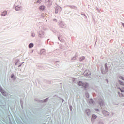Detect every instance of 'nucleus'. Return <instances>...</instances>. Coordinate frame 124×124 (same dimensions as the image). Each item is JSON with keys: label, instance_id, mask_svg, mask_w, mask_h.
<instances>
[{"label": "nucleus", "instance_id": "obj_3", "mask_svg": "<svg viewBox=\"0 0 124 124\" xmlns=\"http://www.w3.org/2000/svg\"><path fill=\"white\" fill-rule=\"evenodd\" d=\"M83 87H84L85 89H88V88H89V84L87 83H84L83 84Z\"/></svg>", "mask_w": 124, "mask_h": 124}, {"label": "nucleus", "instance_id": "obj_8", "mask_svg": "<svg viewBox=\"0 0 124 124\" xmlns=\"http://www.w3.org/2000/svg\"><path fill=\"white\" fill-rule=\"evenodd\" d=\"M33 43H30L29 45V48L30 49H31V48H32V47H33Z\"/></svg>", "mask_w": 124, "mask_h": 124}, {"label": "nucleus", "instance_id": "obj_17", "mask_svg": "<svg viewBox=\"0 0 124 124\" xmlns=\"http://www.w3.org/2000/svg\"><path fill=\"white\" fill-rule=\"evenodd\" d=\"M90 101H91V102H92V103H93V99H90Z\"/></svg>", "mask_w": 124, "mask_h": 124}, {"label": "nucleus", "instance_id": "obj_13", "mask_svg": "<svg viewBox=\"0 0 124 124\" xmlns=\"http://www.w3.org/2000/svg\"><path fill=\"white\" fill-rule=\"evenodd\" d=\"M118 89H120V90L121 91V93H124V88H119Z\"/></svg>", "mask_w": 124, "mask_h": 124}, {"label": "nucleus", "instance_id": "obj_9", "mask_svg": "<svg viewBox=\"0 0 124 124\" xmlns=\"http://www.w3.org/2000/svg\"><path fill=\"white\" fill-rule=\"evenodd\" d=\"M16 11H19L21 10V7H19V6H16Z\"/></svg>", "mask_w": 124, "mask_h": 124}, {"label": "nucleus", "instance_id": "obj_6", "mask_svg": "<svg viewBox=\"0 0 124 124\" xmlns=\"http://www.w3.org/2000/svg\"><path fill=\"white\" fill-rule=\"evenodd\" d=\"M0 91L2 94H3V95H4V96H6V93H5L4 91H3V90L1 89H0Z\"/></svg>", "mask_w": 124, "mask_h": 124}, {"label": "nucleus", "instance_id": "obj_1", "mask_svg": "<svg viewBox=\"0 0 124 124\" xmlns=\"http://www.w3.org/2000/svg\"><path fill=\"white\" fill-rule=\"evenodd\" d=\"M83 74L85 76H89V75H91V71L89 70H86L84 71Z\"/></svg>", "mask_w": 124, "mask_h": 124}, {"label": "nucleus", "instance_id": "obj_19", "mask_svg": "<svg viewBox=\"0 0 124 124\" xmlns=\"http://www.w3.org/2000/svg\"><path fill=\"white\" fill-rule=\"evenodd\" d=\"M14 77V76H12V78H13Z\"/></svg>", "mask_w": 124, "mask_h": 124}, {"label": "nucleus", "instance_id": "obj_16", "mask_svg": "<svg viewBox=\"0 0 124 124\" xmlns=\"http://www.w3.org/2000/svg\"><path fill=\"white\" fill-rule=\"evenodd\" d=\"M119 78L120 79H121V80H123V81H124V78L123 77H120Z\"/></svg>", "mask_w": 124, "mask_h": 124}, {"label": "nucleus", "instance_id": "obj_4", "mask_svg": "<svg viewBox=\"0 0 124 124\" xmlns=\"http://www.w3.org/2000/svg\"><path fill=\"white\" fill-rule=\"evenodd\" d=\"M7 15V11H5L2 12V14L1 15V16H5Z\"/></svg>", "mask_w": 124, "mask_h": 124}, {"label": "nucleus", "instance_id": "obj_12", "mask_svg": "<svg viewBox=\"0 0 124 124\" xmlns=\"http://www.w3.org/2000/svg\"><path fill=\"white\" fill-rule=\"evenodd\" d=\"M42 2V0H38L36 2V3L40 4Z\"/></svg>", "mask_w": 124, "mask_h": 124}, {"label": "nucleus", "instance_id": "obj_15", "mask_svg": "<svg viewBox=\"0 0 124 124\" xmlns=\"http://www.w3.org/2000/svg\"><path fill=\"white\" fill-rule=\"evenodd\" d=\"M85 60V57H84V56H83V57H81L80 58V59H79V61H83V60Z\"/></svg>", "mask_w": 124, "mask_h": 124}, {"label": "nucleus", "instance_id": "obj_2", "mask_svg": "<svg viewBox=\"0 0 124 124\" xmlns=\"http://www.w3.org/2000/svg\"><path fill=\"white\" fill-rule=\"evenodd\" d=\"M52 3V0H45V3L47 5H51Z\"/></svg>", "mask_w": 124, "mask_h": 124}, {"label": "nucleus", "instance_id": "obj_10", "mask_svg": "<svg viewBox=\"0 0 124 124\" xmlns=\"http://www.w3.org/2000/svg\"><path fill=\"white\" fill-rule=\"evenodd\" d=\"M119 83L121 86H124V83L123 82L121 81V80H119Z\"/></svg>", "mask_w": 124, "mask_h": 124}, {"label": "nucleus", "instance_id": "obj_14", "mask_svg": "<svg viewBox=\"0 0 124 124\" xmlns=\"http://www.w3.org/2000/svg\"><path fill=\"white\" fill-rule=\"evenodd\" d=\"M118 94L120 97H124V94L120 93H118Z\"/></svg>", "mask_w": 124, "mask_h": 124}, {"label": "nucleus", "instance_id": "obj_11", "mask_svg": "<svg viewBox=\"0 0 124 124\" xmlns=\"http://www.w3.org/2000/svg\"><path fill=\"white\" fill-rule=\"evenodd\" d=\"M84 83H83V82H82L81 81H79L78 82V86H83Z\"/></svg>", "mask_w": 124, "mask_h": 124}, {"label": "nucleus", "instance_id": "obj_5", "mask_svg": "<svg viewBox=\"0 0 124 124\" xmlns=\"http://www.w3.org/2000/svg\"><path fill=\"white\" fill-rule=\"evenodd\" d=\"M39 9L40 10H44L45 9V6L42 5L39 7Z\"/></svg>", "mask_w": 124, "mask_h": 124}, {"label": "nucleus", "instance_id": "obj_18", "mask_svg": "<svg viewBox=\"0 0 124 124\" xmlns=\"http://www.w3.org/2000/svg\"><path fill=\"white\" fill-rule=\"evenodd\" d=\"M55 12H56V13H58V11L57 10H56Z\"/></svg>", "mask_w": 124, "mask_h": 124}, {"label": "nucleus", "instance_id": "obj_7", "mask_svg": "<svg viewBox=\"0 0 124 124\" xmlns=\"http://www.w3.org/2000/svg\"><path fill=\"white\" fill-rule=\"evenodd\" d=\"M97 117L96 116V115L93 114L92 115V121H93V120H95V119L97 118Z\"/></svg>", "mask_w": 124, "mask_h": 124}]
</instances>
